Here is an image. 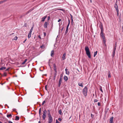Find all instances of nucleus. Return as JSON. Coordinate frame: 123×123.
Returning <instances> with one entry per match:
<instances>
[{
	"instance_id": "1",
	"label": "nucleus",
	"mask_w": 123,
	"mask_h": 123,
	"mask_svg": "<svg viewBox=\"0 0 123 123\" xmlns=\"http://www.w3.org/2000/svg\"><path fill=\"white\" fill-rule=\"evenodd\" d=\"M85 50L86 51V54L88 56V57L90 58H91L90 53L89 51V48L87 46H86L85 47Z\"/></svg>"
},
{
	"instance_id": "2",
	"label": "nucleus",
	"mask_w": 123,
	"mask_h": 123,
	"mask_svg": "<svg viewBox=\"0 0 123 123\" xmlns=\"http://www.w3.org/2000/svg\"><path fill=\"white\" fill-rule=\"evenodd\" d=\"M83 93L84 96L86 97L87 93V87L85 86L83 90Z\"/></svg>"
},
{
	"instance_id": "3",
	"label": "nucleus",
	"mask_w": 123,
	"mask_h": 123,
	"mask_svg": "<svg viewBox=\"0 0 123 123\" xmlns=\"http://www.w3.org/2000/svg\"><path fill=\"white\" fill-rule=\"evenodd\" d=\"M48 116L49 117L48 123H51L53 121V119L51 115L50 114L49 112V113Z\"/></svg>"
},
{
	"instance_id": "4",
	"label": "nucleus",
	"mask_w": 123,
	"mask_h": 123,
	"mask_svg": "<svg viewBox=\"0 0 123 123\" xmlns=\"http://www.w3.org/2000/svg\"><path fill=\"white\" fill-rule=\"evenodd\" d=\"M100 35L101 37L102 38H105V37L103 33V31H101Z\"/></svg>"
},
{
	"instance_id": "5",
	"label": "nucleus",
	"mask_w": 123,
	"mask_h": 123,
	"mask_svg": "<svg viewBox=\"0 0 123 123\" xmlns=\"http://www.w3.org/2000/svg\"><path fill=\"white\" fill-rule=\"evenodd\" d=\"M48 23L47 22H45L44 25V27L45 28H47V25Z\"/></svg>"
},
{
	"instance_id": "6",
	"label": "nucleus",
	"mask_w": 123,
	"mask_h": 123,
	"mask_svg": "<svg viewBox=\"0 0 123 123\" xmlns=\"http://www.w3.org/2000/svg\"><path fill=\"white\" fill-rule=\"evenodd\" d=\"M99 27L101 30V31H103V27L102 25V23H100V24Z\"/></svg>"
},
{
	"instance_id": "7",
	"label": "nucleus",
	"mask_w": 123,
	"mask_h": 123,
	"mask_svg": "<svg viewBox=\"0 0 123 123\" xmlns=\"http://www.w3.org/2000/svg\"><path fill=\"white\" fill-rule=\"evenodd\" d=\"M66 55V53H64L63 54V56L62 57V58L63 60H64L65 59V56Z\"/></svg>"
},
{
	"instance_id": "8",
	"label": "nucleus",
	"mask_w": 123,
	"mask_h": 123,
	"mask_svg": "<svg viewBox=\"0 0 123 123\" xmlns=\"http://www.w3.org/2000/svg\"><path fill=\"white\" fill-rule=\"evenodd\" d=\"M63 79L65 81H67L68 79V77L66 76H64L63 77Z\"/></svg>"
},
{
	"instance_id": "9",
	"label": "nucleus",
	"mask_w": 123,
	"mask_h": 123,
	"mask_svg": "<svg viewBox=\"0 0 123 123\" xmlns=\"http://www.w3.org/2000/svg\"><path fill=\"white\" fill-rule=\"evenodd\" d=\"M65 70L66 74H67L69 75V72L68 71V69L66 68Z\"/></svg>"
},
{
	"instance_id": "10",
	"label": "nucleus",
	"mask_w": 123,
	"mask_h": 123,
	"mask_svg": "<svg viewBox=\"0 0 123 123\" xmlns=\"http://www.w3.org/2000/svg\"><path fill=\"white\" fill-rule=\"evenodd\" d=\"M78 85L79 86L83 87V83L82 82H79L78 83Z\"/></svg>"
},
{
	"instance_id": "11",
	"label": "nucleus",
	"mask_w": 123,
	"mask_h": 123,
	"mask_svg": "<svg viewBox=\"0 0 123 123\" xmlns=\"http://www.w3.org/2000/svg\"><path fill=\"white\" fill-rule=\"evenodd\" d=\"M46 17L47 16H45L42 18V20L41 21L42 22H44L45 21V19L46 18Z\"/></svg>"
},
{
	"instance_id": "12",
	"label": "nucleus",
	"mask_w": 123,
	"mask_h": 123,
	"mask_svg": "<svg viewBox=\"0 0 123 123\" xmlns=\"http://www.w3.org/2000/svg\"><path fill=\"white\" fill-rule=\"evenodd\" d=\"M62 76H60L59 82L61 83V82H62Z\"/></svg>"
},
{
	"instance_id": "13",
	"label": "nucleus",
	"mask_w": 123,
	"mask_h": 123,
	"mask_svg": "<svg viewBox=\"0 0 123 123\" xmlns=\"http://www.w3.org/2000/svg\"><path fill=\"white\" fill-rule=\"evenodd\" d=\"M34 27V25H33L32 26L31 28V29L29 31L30 33H31V32H32V31Z\"/></svg>"
},
{
	"instance_id": "14",
	"label": "nucleus",
	"mask_w": 123,
	"mask_h": 123,
	"mask_svg": "<svg viewBox=\"0 0 123 123\" xmlns=\"http://www.w3.org/2000/svg\"><path fill=\"white\" fill-rule=\"evenodd\" d=\"M54 51H52L51 53V56L53 57V56L54 54Z\"/></svg>"
},
{
	"instance_id": "15",
	"label": "nucleus",
	"mask_w": 123,
	"mask_h": 123,
	"mask_svg": "<svg viewBox=\"0 0 123 123\" xmlns=\"http://www.w3.org/2000/svg\"><path fill=\"white\" fill-rule=\"evenodd\" d=\"M46 115L45 114H43V120H45V118L46 117Z\"/></svg>"
},
{
	"instance_id": "16",
	"label": "nucleus",
	"mask_w": 123,
	"mask_h": 123,
	"mask_svg": "<svg viewBox=\"0 0 123 123\" xmlns=\"http://www.w3.org/2000/svg\"><path fill=\"white\" fill-rule=\"evenodd\" d=\"M27 59H26L23 62H22V63H21V64L22 65H24L25 64V63L27 61Z\"/></svg>"
},
{
	"instance_id": "17",
	"label": "nucleus",
	"mask_w": 123,
	"mask_h": 123,
	"mask_svg": "<svg viewBox=\"0 0 123 123\" xmlns=\"http://www.w3.org/2000/svg\"><path fill=\"white\" fill-rule=\"evenodd\" d=\"M16 118L15 119V120H18L19 119V117L18 116H16L15 117Z\"/></svg>"
},
{
	"instance_id": "18",
	"label": "nucleus",
	"mask_w": 123,
	"mask_h": 123,
	"mask_svg": "<svg viewBox=\"0 0 123 123\" xmlns=\"http://www.w3.org/2000/svg\"><path fill=\"white\" fill-rule=\"evenodd\" d=\"M6 69V68L4 67H2L0 68V70H4Z\"/></svg>"
},
{
	"instance_id": "19",
	"label": "nucleus",
	"mask_w": 123,
	"mask_h": 123,
	"mask_svg": "<svg viewBox=\"0 0 123 123\" xmlns=\"http://www.w3.org/2000/svg\"><path fill=\"white\" fill-rule=\"evenodd\" d=\"M103 42L105 44V45L106 46V45L105 44V42H106V40L105 38H103Z\"/></svg>"
},
{
	"instance_id": "20",
	"label": "nucleus",
	"mask_w": 123,
	"mask_h": 123,
	"mask_svg": "<svg viewBox=\"0 0 123 123\" xmlns=\"http://www.w3.org/2000/svg\"><path fill=\"white\" fill-rule=\"evenodd\" d=\"M31 33L29 32L28 36V37L29 38H30L31 36Z\"/></svg>"
},
{
	"instance_id": "21",
	"label": "nucleus",
	"mask_w": 123,
	"mask_h": 123,
	"mask_svg": "<svg viewBox=\"0 0 123 123\" xmlns=\"http://www.w3.org/2000/svg\"><path fill=\"white\" fill-rule=\"evenodd\" d=\"M113 117H111L110 119V122L113 121Z\"/></svg>"
},
{
	"instance_id": "22",
	"label": "nucleus",
	"mask_w": 123,
	"mask_h": 123,
	"mask_svg": "<svg viewBox=\"0 0 123 123\" xmlns=\"http://www.w3.org/2000/svg\"><path fill=\"white\" fill-rule=\"evenodd\" d=\"M47 113V111L46 110H45L43 111V114L46 115Z\"/></svg>"
},
{
	"instance_id": "23",
	"label": "nucleus",
	"mask_w": 123,
	"mask_h": 123,
	"mask_svg": "<svg viewBox=\"0 0 123 123\" xmlns=\"http://www.w3.org/2000/svg\"><path fill=\"white\" fill-rule=\"evenodd\" d=\"M97 52H98L97 51H96V52H94V57H95V56L97 54Z\"/></svg>"
},
{
	"instance_id": "24",
	"label": "nucleus",
	"mask_w": 123,
	"mask_h": 123,
	"mask_svg": "<svg viewBox=\"0 0 123 123\" xmlns=\"http://www.w3.org/2000/svg\"><path fill=\"white\" fill-rule=\"evenodd\" d=\"M115 51H113V54H112V56L113 57L114 56H115Z\"/></svg>"
},
{
	"instance_id": "25",
	"label": "nucleus",
	"mask_w": 123,
	"mask_h": 123,
	"mask_svg": "<svg viewBox=\"0 0 123 123\" xmlns=\"http://www.w3.org/2000/svg\"><path fill=\"white\" fill-rule=\"evenodd\" d=\"M7 1V0H4L0 1V2H1V3H2L6 2V1Z\"/></svg>"
},
{
	"instance_id": "26",
	"label": "nucleus",
	"mask_w": 123,
	"mask_h": 123,
	"mask_svg": "<svg viewBox=\"0 0 123 123\" xmlns=\"http://www.w3.org/2000/svg\"><path fill=\"white\" fill-rule=\"evenodd\" d=\"M68 28L67 27L66 30V31L65 32V33H68Z\"/></svg>"
},
{
	"instance_id": "27",
	"label": "nucleus",
	"mask_w": 123,
	"mask_h": 123,
	"mask_svg": "<svg viewBox=\"0 0 123 123\" xmlns=\"http://www.w3.org/2000/svg\"><path fill=\"white\" fill-rule=\"evenodd\" d=\"M12 116V115L11 114L8 115H7V117H11Z\"/></svg>"
},
{
	"instance_id": "28",
	"label": "nucleus",
	"mask_w": 123,
	"mask_h": 123,
	"mask_svg": "<svg viewBox=\"0 0 123 123\" xmlns=\"http://www.w3.org/2000/svg\"><path fill=\"white\" fill-rule=\"evenodd\" d=\"M69 24H70V21H69V20H68V23L67 26V27L68 28V27L69 26Z\"/></svg>"
},
{
	"instance_id": "29",
	"label": "nucleus",
	"mask_w": 123,
	"mask_h": 123,
	"mask_svg": "<svg viewBox=\"0 0 123 123\" xmlns=\"http://www.w3.org/2000/svg\"><path fill=\"white\" fill-rule=\"evenodd\" d=\"M58 113L60 114L61 115L62 113L61 110H59L58 111Z\"/></svg>"
},
{
	"instance_id": "30",
	"label": "nucleus",
	"mask_w": 123,
	"mask_h": 123,
	"mask_svg": "<svg viewBox=\"0 0 123 123\" xmlns=\"http://www.w3.org/2000/svg\"><path fill=\"white\" fill-rule=\"evenodd\" d=\"M17 38H18V37H17L16 36L14 37L13 40H17Z\"/></svg>"
},
{
	"instance_id": "31",
	"label": "nucleus",
	"mask_w": 123,
	"mask_h": 123,
	"mask_svg": "<svg viewBox=\"0 0 123 123\" xmlns=\"http://www.w3.org/2000/svg\"><path fill=\"white\" fill-rule=\"evenodd\" d=\"M54 68H56V65L54 64L53 65Z\"/></svg>"
},
{
	"instance_id": "32",
	"label": "nucleus",
	"mask_w": 123,
	"mask_h": 123,
	"mask_svg": "<svg viewBox=\"0 0 123 123\" xmlns=\"http://www.w3.org/2000/svg\"><path fill=\"white\" fill-rule=\"evenodd\" d=\"M54 70L55 71V73H57V71L56 70V68H54Z\"/></svg>"
},
{
	"instance_id": "33",
	"label": "nucleus",
	"mask_w": 123,
	"mask_h": 123,
	"mask_svg": "<svg viewBox=\"0 0 123 123\" xmlns=\"http://www.w3.org/2000/svg\"><path fill=\"white\" fill-rule=\"evenodd\" d=\"M108 77V78H110L111 77V74L110 73H109Z\"/></svg>"
},
{
	"instance_id": "34",
	"label": "nucleus",
	"mask_w": 123,
	"mask_h": 123,
	"mask_svg": "<svg viewBox=\"0 0 123 123\" xmlns=\"http://www.w3.org/2000/svg\"><path fill=\"white\" fill-rule=\"evenodd\" d=\"M41 112V109L40 108L39 110V115H40Z\"/></svg>"
},
{
	"instance_id": "35",
	"label": "nucleus",
	"mask_w": 123,
	"mask_h": 123,
	"mask_svg": "<svg viewBox=\"0 0 123 123\" xmlns=\"http://www.w3.org/2000/svg\"><path fill=\"white\" fill-rule=\"evenodd\" d=\"M40 47L41 48H44V46L43 45L41 46Z\"/></svg>"
},
{
	"instance_id": "36",
	"label": "nucleus",
	"mask_w": 123,
	"mask_h": 123,
	"mask_svg": "<svg viewBox=\"0 0 123 123\" xmlns=\"http://www.w3.org/2000/svg\"><path fill=\"white\" fill-rule=\"evenodd\" d=\"M116 11L117 12H118V7H117L116 8Z\"/></svg>"
},
{
	"instance_id": "37",
	"label": "nucleus",
	"mask_w": 123,
	"mask_h": 123,
	"mask_svg": "<svg viewBox=\"0 0 123 123\" xmlns=\"http://www.w3.org/2000/svg\"><path fill=\"white\" fill-rule=\"evenodd\" d=\"M100 90L102 92H103V91L102 89V87H100Z\"/></svg>"
},
{
	"instance_id": "38",
	"label": "nucleus",
	"mask_w": 123,
	"mask_h": 123,
	"mask_svg": "<svg viewBox=\"0 0 123 123\" xmlns=\"http://www.w3.org/2000/svg\"><path fill=\"white\" fill-rule=\"evenodd\" d=\"M91 117L92 118H93L94 117V115L93 114H91Z\"/></svg>"
},
{
	"instance_id": "39",
	"label": "nucleus",
	"mask_w": 123,
	"mask_h": 123,
	"mask_svg": "<svg viewBox=\"0 0 123 123\" xmlns=\"http://www.w3.org/2000/svg\"><path fill=\"white\" fill-rule=\"evenodd\" d=\"M61 84V83L59 82V84L58 85V87H60V86Z\"/></svg>"
},
{
	"instance_id": "40",
	"label": "nucleus",
	"mask_w": 123,
	"mask_h": 123,
	"mask_svg": "<svg viewBox=\"0 0 123 123\" xmlns=\"http://www.w3.org/2000/svg\"><path fill=\"white\" fill-rule=\"evenodd\" d=\"M45 103V101H43V103H42V105H43V104H44Z\"/></svg>"
},
{
	"instance_id": "41",
	"label": "nucleus",
	"mask_w": 123,
	"mask_h": 123,
	"mask_svg": "<svg viewBox=\"0 0 123 123\" xmlns=\"http://www.w3.org/2000/svg\"><path fill=\"white\" fill-rule=\"evenodd\" d=\"M94 102H97L98 101V100L97 99H95L94 100Z\"/></svg>"
},
{
	"instance_id": "42",
	"label": "nucleus",
	"mask_w": 123,
	"mask_h": 123,
	"mask_svg": "<svg viewBox=\"0 0 123 123\" xmlns=\"http://www.w3.org/2000/svg\"><path fill=\"white\" fill-rule=\"evenodd\" d=\"M116 46H115V47H114V49L113 51H116Z\"/></svg>"
},
{
	"instance_id": "43",
	"label": "nucleus",
	"mask_w": 123,
	"mask_h": 123,
	"mask_svg": "<svg viewBox=\"0 0 123 123\" xmlns=\"http://www.w3.org/2000/svg\"><path fill=\"white\" fill-rule=\"evenodd\" d=\"M43 34L44 35V36H45L46 35V33L45 32H43Z\"/></svg>"
},
{
	"instance_id": "44",
	"label": "nucleus",
	"mask_w": 123,
	"mask_h": 123,
	"mask_svg": "<svg viewBox=\"0 0 123 123\" xmlns=\"http://www.w3.org/2000/svg\"><path fill=\"white\" fill-rule=\"evenodd\" d=\"M32 10L31 9H30L29 10L28 12V13H29L30 12H31V11Z\"/></svg>"
},
{
	"instance_id": "45",
	"label": "nucleus",
	"mask_w": 123,
	"mask_h": 123,
	"mask_svg": "<svg viewBox=\"0 0 123 123\" xmlns=\"http://www.w3.org/2000/svg\"><path fill=\"white\" fill-rule=\"evenodd\" d=\"M98 106H100V104L99 102H98Z\"/></svg>"
},
{
	"instance_id": "46",
	"label": "nucleus",
	"mask_w": 123,
	"mask_h": 123,
	"mask_svg": "<svg viewBox=\"0 0 123 123\" xmlns=\"http://www.w3.org/2000/svg\"><path fill=\"white\" fill-rule=\"evenodd\" d=\"M55 123H59L57 120H56Z\"/></svg>"
},
{
	"instance_id": "47",
	"label": "nucleus",
	"mask_w": 123,
	"mask_h": 123,
	"mask_svg": "<svg viewBox=\"0 0 123 123\" xmlns=\"http://www.w3.org/2000/svg\"><path fill=\"white\" fill-rule=\"evenodd\" d=\"M58 120L59 121H61L62 120V119L60 118H58Z\"/></svg>"
},
{
	"instance_id": "48",
	"label": "nucleus",
	"mask_w": 123,
	"mask_h": 123,
	"mask_svg": "<svg viewBox=\"0 0 123 123\" xmlns=\"http://www.w3.org/2000/svg\"><path fill=\"white\" fill-rule=\"evenodd\" d=\"M47 85H46L45 86V88L46 90H47Z\"/></svg>"
},
{
	"instance_id": "49",
	"label": "nucleus",
	"mask_w": 123,
	"mask_h": 123,
	"mask_svg": "<svg viewBox=\"0 0 123 123\" xmlns=\"http://www.w3.org/2000/svg\"><path fill=\"white\" fill-rule=\"evenodd\" d=\"M8 122L9 123H13L11 121H9Z\"/></svg>"
},
{
	"instance_id": "50",
	"label": "nucleus",
	"mask_w": 123,
	"mask_h": 123,
	"mask_svg": "<svg viewBox=\"0 0 123 123\" xmlns=\"http://www.w3.org/2000/svg\"><path fill=\"white\" fill-rule=\"evenodd\" d=\"M71 18H72V22L73 21V18H72V16L71 15Z\"/></svg>"
},
{
	"instance_id": "51",
	"label": "nucleus",
	"mask_w": 123,
	"mask_h": 123,
	"mask_svg": "<svg viewBox=\"0 0 123 123\" xmlns=\"http://www.w3.org/2000/svg\"><path fill=\"white\" fill-rule=\"evenodd\" d=\"M61 20L60 19H59L58 20V22H59L61 21Z\"/></svg>"
},
{
	"instance_id": "52",
	"label": "nucleus",
	"mask_w": 123,
	"mask_h": 123,
	"mask_svg": "<svg viewBox=\"0 0 123 123\" xmlns=\"http://www.w3.org/2000/svg\"><path fill=\"white\" fill-rule=\"evenodd\" d=\"M26 40V39H25L23 42L24 43Z\"/></svg>"
},
{
	"instance_id": "53",
	"label": "nucleus",
	"mask_w": 123,
	"mask_h": 123,
	"mask_svg": "<svg viewBox=\"0 0 123 123\" xmlns=\"http://www.w3.org/2000/svg\"><path fill=\"white\" fill-rule=\"evenodd\" d=\"M56 73H55V77L56 76Z\"/></svg>"
},
{
	"instance_id": "54",
	"label": "nucleus",
	"mask_w": 123,
	"mask_h": 123,
	"mask_svg": "<svg viewBox=\"0 0 123 123\" xmlns=\"http://www.w3.org/2000/svg\"><path fill=\"white\" fill-rule=\"evenodd\" d=\"M50 18L49 16L48 17V20H49Z\"/></svg>"
},
{
	"instance_id": "55",
	"label": "nucleus",
	"mask_w": 123,
	"mask_h": 123,
	"mask_svg": "<svg viewBox=\"0 0 123 123\" xmlns=\"http://www.w3.org/2000/svg\"><path fill=\"white\" fill-rule=\"evenodd\" d=\"M110 122V123H114L113 121L111 122Z\"/></svg>"
},
{
	"instance_id": "56",
	"label": "nucleus",
	"mask_w": 123,
	"mask_h": 123,
	"mask_svg": "<svg viewBox=\"0 0 123 123\" xmlns=\"http://www.w3.org/2000/svg\"><path fill=\"white\" fill-rule=\"evenodd\" d=\"M38 37H39V38H40V39H41V37L40 36H39Z\"/></svg>"
},
{
	"instance_id": "57",
	"label": "nucleus",
	"mask_w": 123,
	"mask_h": 123,
	"mask_svg": "<svg viewBox=\"0 0 123 123\" xmlns=\"http://www.w3.org/2000/svg\"><path fill=\"white\" fill-rule=\"evenodd\" d=\"M117 44L116 43L115 44V46H116V47H117Z\"/></svg>"
},
{
	"instance_id": "58",
	"label": "nucleus",
	"mask_w": 123,
	"mask_h": 123,
	"mask_svg": "<svg viewBox=\"0 0 123 123\" xmlns=\"http://www.w3.org/2000/svg\"><path fill=\"white\" fill-rule=\"evenodd\" d=\"M90 0V2L91 3L92 2V0Z\"/></svg>"
},
{
	"instance_id": "59",
	"label": "nucleus",
	"mask_w": 123,
	"mask_h": 123,
	"mask_svg": "<svg viewBox=\"0 0 123 123\" xmlns=\"http://www.w3.org/2000/svg\"><path fill=\"white\" fill-rule=\"evenodd\" d=\"M63 27L62 28V30H62H62H63Z\"/></svg>"
},
{
	"instance_id": "60",
	"label": "nucleus",
	"mask_w": 123,
	"mask_h": 123,
	"mask_svg": "<svg viewBox=\"0 0 123 123\" xmlns=\"http://www.w3.org/2000/svg\"><path fill=\"white\" fill-rule=\"evenodd\" d=\"M117 15H118V12H117Z\"/></svg>"
},
{
	"instance_id": "61",
	"label": "nucleus",
	"mask_w": 123,
	"mask_h": 123,
	"mask_svg": "<svg viewBox=\"0 0 123 123\" xmlns=\"http://www.w3.org/2000/svg\"><path fill=\"white\" fill-rule=\"evenodd\" d=\"M4 74H5L4 75L5 76H6V74H5V73H4Z\"/></svg>"
},
{
	"instance_id": "62",
	"label": "nucleus",
	"mask_w": 123,
	"mask_h": 123,
	"mask_svg": "<svg viewBox=\"0 0 123 123\" xmlns=\"http://www.w3.org/2000/svg\"><path fill=\"white\" fill-rule=\"evenodd\" d=\"M13 34V33H12V34H11L10 35H12V34Z\"/></svg>"
},
{
	"instance_id": "63",
	"label": "nucleus",
	"mask_w": 123,
	"mask_h": 123,
	"mask_svg": "<svg viewBox=\"0 0 123 123\" xmlns=\"http://www.w3.org/2000/svg\"><path fill=\"white\" fill-rule=\"evenodd\" d=\"M39 123H41V122L40 121H39Z\"/></svg>"
},
{
	"instance_id": "64",
	"label": "nucleus",
	"mask_w": 123,
	"mask_h": 123,
	"mask_svg": "<svg viewBox=\"0 0 123 123\" xmlns=\"http://www.w3.org/2000/svg\"><path fill=\"white\" fill-rule=\"evenodd\" d=\"M0 123H2L0 121Z\"/></svg>"
}]
</instances>
